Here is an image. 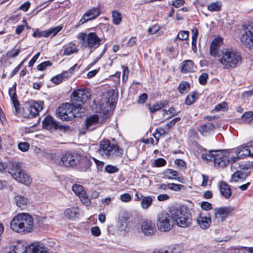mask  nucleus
Wrapping results in <instances>:
<instances>
[{
  "mask_svg": "<svg viewBox=\"0 0 253 253\" xmlns=\"http://www.w3.org/2000/svg\"><path fill=\"white\" fill-rule=\"evenodd\" d=\"M203 153L201 158L203 161L207 163L212 162L215 167L217 168H224L230 164L229 156L232 153L230 151V149L224 150H211L207 152V149L203 148Z\"/></svg>",
  "mask_w": 253,
  "mask_h": 253,
  "instance_id": "1",
  "label": "nucleus"
},
{
  "mask_svg": "<svg viewBox=\"0 0 253 253\" xmlns=\"http://www.w3.org/2000/svg\"><path fill=\"white\" fill-rule=\"evenodd\" d=\"M6 168L8 172L18 182L29 186L32 181V178L21 168L19 163L12 162L7 165L0 162V171L3 172Z\"/></svg>",
  "mask_w": 253,
  "mask_h": 253,
  "instance_id": "2",
  "label": "nucleus"
},
{
  "mask_svg": "<svg viewBox=\"0 0 253 253\" xmlns=\"http://www.w3.org/2000/svg\"><path fill=\"white\" fill-rule=\"evenodd\" d=\"M111 142L107 139L102 140L99 143L98 152L107 159L122 158L124 154L123 149L114 139Z\"/></svg>",
  "mask_w": 253,
  "mask_h": 253,
  "instance_id": "3",
  "label": "nucleus"
},
{
  "mask_svg": "<svg viewBox=\"0 0 253 253\" xmlns=\"http://www.w3.org/2000/svg\"><path fill=\"white\" fill-rule=\"evenodd\" d=\"M242 56L240 53L232 47L223 48L219 56V62L225 69H233L242 62Z\"/></svg>",
  "mask_w": 253,
  "mask_h": 253,
  "instance_id": "4",
  "label": "nucleus"
},
{
  "mask_svg": "<svg viewBox=\"0 0 253 253\" xmlns=\"http://www.w3.org/2000/svg\"><path fill=\"white\" fill-rule=\"evenodd\" d=\"M169 212L171 214L173 220L178 226L185 228L191 226V214L186 207H171Z\"/></svg>",
  "mask_w": 253,
  "mask_h": 253,
  "instance_id": "5",
  "label": "nucleus"
},
{
  "mask_svg": "<svg viewBox=\"0 0 253 253\" xmlns=\"http://www.w3.org/2000/svg\"><path fill=\"white\" fill-rule=\"evenodd\" d=\"M81 42V47L84 48L96 49L102 44V39L95 32L88 34L80 32L77 36Z\"/></svg>",
  "mask_w": 253,
  "mask_h": 253,
  "instance_id": "6",
  "label": "nucleus"
},
{
  "mask_svg": "<svg viewBox=\"0 0 253 253\" xmlns=\"http://www.w3.org/2000/svg\"><path fill=\"white\" fill-rule=\"evenodd\" d=\"M79 108L72 102L65 103L58 107L56 114L58 118L64 121H71L77 117Z\"/></svg>",
  "mask_w": 253,
  "mask_h": 253,
  "instance_id": "7",
  "label": "nucleus"
},
{
  "mask_svg": "<svg viewBox=\"0 0 253 253\" xmlns=\"http://www.w3.org/2000/svg\"><path fill=\"white\" fill-rule=\"evenodd\" d=\"M43 102L42 101H32L24 104L21 113L25 118H34L39 115V112L43 108Z\"/></svg>",
  "mask_w": 253,
  "mask_h": 253,
  "instance_id": "8",
  "label": "nucleus"
},
{
  "mask_svg": "<svg viewBox=\"0 0 253 253\" xmlns=\"http://www.w3.org/2000/svg\"><path fill=\"white\" fill-rule=\"evenodd\" d=\"M91 93L89 89L81 88L75 89L71 95V101L79 109L90 98Z\"/></svg>",
  "mask_w": 253,
  "mask_h": 253,
  "instance_id": "9",
  "label": "nucleus"
},
{
  "mask_svg": "<svg viewBox=\"0 0 253 253\" xmlns=\"http://www.w3.org/2000/svg\"><path fill=\"white\" fill-rule=\"evenodd\" d=\"M173 220L171 214L166 211L160 213L157 218V225L158 229L162 232H168L173 227Z\"/></svg>",
  "mask_w": 253,
  "mask_h": 253,
  "instance_id": "10",
  "label": "nucleus"
},
{
  "mask_svg": "<svg viewBox=\"0 0 253 253\" xmlns=\"http://www.w3.org/2000/svg\"><path fill=\"white\" fill-rule=\"evenodd\" d=\"M101 14V9L99 7H93L88 9L83 14L82 18L75 25V28H78L87 22L95 19Z\"/></svg>",
  "mask_w": 253,
  "mask_h": 253,
  "instance_id": "11",
  "label": "nucleus"
},
{
  "mask_svg": "<svg viewBox=\"0 0 253 253\" xmlns=\"http://www.w3.org/2000/svg\"><path fill=\"white\" fill-rule=\"evenodd\" d=\"M21 221L22 234H26L33 232L34 228V219L28 213H20Z\"/></svg>",
  "mask_w": 253,
  "mask_h": 253,
  "instance_id": "12",
  "label": "nucleus"
},
{
  "mask_svg": "<svg viewBox=\"0 0 253 253\" xmlns=\"http://www.w3.org/2000/svg\"><path fill=\"white\" fill-rule=\"evenodd\" d=\"M235 208L231 206H224L214 209V217L223 222L229 216L232 215Z\"/></svg>",
  "mask_w": 253,
  "mask_h": 253,
  "instance_id": "13",
  "label": "nucleus"
},
{
  "mask_svg": "<svg viewBox=\"0 0 253 253\" xmlns=\"http://www.w3.org/2000/svg\"><path fill=\"white\" fill-rule=\"evenodd\" d=\"M230 150V151L232 153L236 154V156L232 158V161L234 162H237L240 159H244L248 157V155L250 154V149L247 148L244 144Z\"/></svg>",
  "mask_w": 253,
  "mask_h": 253,
  "instance_id": "14",
  "label": "nucleus"
},
{
  "mask_svg": "<svg viewBox=\"0 0 253 253\" xmlns=\"http://www.w3.org/2000/svg\"><path fill=\"white\" fill-rule=\"evenodd\" d=\"M223 43V38L218 37L214 38L211 42L210 46L209 53L211 56L214 58H218L220 55V48Z\"/></svg>",
  "mask_w": 253,
  "mask_h": 253,
  "instance_id": "15",
  "label": "nucleus"
},
{
  "mask_svg": "<svg viewBox=\"0 0 253 253\" xmlns=\"http://www.w3.org/2000/svg\"><path fill=\"white\" fill-rule=\"evenodd\" d=\"M79 161V156L71 152H66L61 157V162L66 167L75 166Z\"/></svg>",
  "mask_w": 253,
  "mask_h": 253,
  "instance_id": "16",
  "label": "nucleus"
},
{
  "mask_svg": "<svg viewBox=\"0 0 253 253\" xmlns=\"http://www.w3.org/2000/svg\"><path fill=\"white\" fill-rule=\"evenodd\" d=\"M26 247L23 241H18L15 245L8 246L3 248L1 253H26Z\"/></svg>",
  "mask_w": 253,
  "mask_h": 253,
  "instance_id": "17",
  "label": "nucleus"
},
{
  "mask_svg": "<svg viewBox=\"0 0 253 253\" xmlns=\"http://www.w3.org/2000/svg\"><path fill=\"white\" fill-rule=\"evenodd\" d=\"M42 127L47 130L62 129L64 126L59 125L50 115H47L42 122Z\"/></svg>",
  "mask_w": 253,
  "mask_h": 253,
  "instance_id": "18",
  "label": "nucleus"
},
{
  "mask_svg": "<svg viewBox=\"0 0 253 253\" xmlns=\"http://www.w3.org/2000/svg\"><path fill=\"white\" fill-rule=\"evenodd\" d=\"M16 83H14L12 86L9 88L8 94L15 109V114L18 115L21 113V108L16 93Z\"/></svg>",
  "mask_w": 253,
  "mask_h": 253,
  "instance_id": "19",
  "label": "nucleus"
},
{
  "mask_svg": "<svg viewBox=\"0 0 253 253\" xmlns=\"http://www.w3.org/2000/svg\"><path fill=\"white\" fill-rule=\"evenodd\" d=\"M79 161L76 166H77V169L79 171L82 172L91 171L92 162L89 158L79 156Z\"/></svg>",
  "mask_w": 253,
  "mask_h": 253,
  "instance_id": "20",
  "label": "nucleus"
},
{
  "mask_svg": "<svg viewBox=\"0 0 253 253\" xmlns=\"http://www.w3.org/2000/svg\"><path fill=\"white\" fill-rule=\"evenodd\" d=\"M62 30V27L60 26H57L52 27L47 30L40 31L37 29L33 33V36L35 38L36 37H44L48 38L49 36L54 37L57 34Z\"/></svg>",
  "mask_w": 253,
  "mask_h": 253,
  "instance_id": "21",
  "label": "nucleus"
},
{
  "mask_svg": "<svg viewBox=\"0 0 253 253\" xmlns=\"http://www.w3.org/2000/svg\"><path fill=\"white\" fill-rule=\"evenodd\" d=\"M163 178L169 180H176L181 183L185 182V178L182 175L173 169H166L163 172Z\"/></svg>",
  "mask_w": 253,
  "mask_h": 253,
  "instance_id": "22",
  "label": "nucleus"
},
{
  "mask_svg": "<svg viewBox=\"0 0 253 253\" xmlns=\"http://www.w3.org/2000/svg\"><path fill=\"white\" fill-rule=\"evenodd\" d=\"M26 253H48V248L40 242H34L27 246Z\"/></svg>",
  "mask_w": 253,
  "mask_h": 253,
  "instance_id": "23",
  "label": "nucleus"
},
{
  "mask_svg": "<svg viewBox=\"0 0 253 253\" xmlns=\"http://www.w3.org/2000/svg\"><path fill=\"white\" fill-rule=\"evenodd\" d=\"M241 41L246 47L253 43V25H250L249 28L245 31L241 36Z\"/></svg>",
  "mask_w": 253,
  "mask_h": 253,
  "instance_id": "24",
  "label": "nucleus"
},
{
  "mask_svg": "<svg viewBox=\"0 0 253 253\" xmlns=\"http://www.w3.org/2000/svg\"><path fill=\"white\" fill-rule=\"evenodd\" d=\"M141 228L142 232L146 235L151 236L156 231L155 224L148 219L142 222Z\"/></svg>",
  "mask_w": 253,
  "mask_h": 253,
  "instance_id": "25",
  "label": "nucleus"
},
{
  "mask_svg": "<svg viewBox=\"0 0 253 253\" xmlns=\"http://www.w3.org/2000/svg\"><path fill=\"white\" fill-rule=\"evenodd\" d=\"M21 216L20 213L17 214L10 221V228L14 232L22 234V230L21 227Z\"/></svg>",
  "mask_w": 253,
  "mask_h": 253,
  "instance_id": "26",
  "label": "nucleus"
},
{
  "mask_svg": "<svg viewBox=\"0 0 253 253\" xmlns=\"http://www.w3.org/2000/svg\"><path fill=\"white\" fill-rule=\"evenodd\" d=\"M218 188L221 195L225 199H229L232 195V190L230 185L224 181H220L218 184Z\"/></svg>",
  "mask_w": 253,
  "mask_h": 253,
  "instance_id": "27",
  "label": "nucleus"
},
{
  "mask_svg": "<svg viewBox=\"0 0 253 253\" xmlns=\"http://www.w3.org/2000/svg\"><path fill=\"white\" fill-rule=\"evenodd\" d=\"M99 117L97 115L94 114L90 116L85 119L84 126L86 130H92L95 127L91 128L92 126L98 124Z\"/></svg>",
  "mask_w": 253,
  "mask_h": 253,
  "instance_id": "28",
  "label": "nucleus"
},
{
  "mask_svg": "<svg viewBox=\"0 0 253 253\" xmlns=\"http://www.w3.org/2000/svg\"><path fill=\"white\" fill-rule=\"evenodd\" d=\"M169 102L168 100H161L159 101H156L152 106L149 104L148 107L149 111L151 113L154 114L157 111L165 107L169 104Z\"/></svg>",
  "mask_w": 253,
  "mask_h": 253,
  "instance_id": "29",
  "label": "nucleus"
},
{
  "mask_svg": "<svg viewBox=\"0 0 253 253\" xmlns=\"http://www.w3.org/2000/svg\"><path fill=\"white\" fill-rule=\"evenodd\" d=\"M194 71V63L191 60H186L182 62L180 71L186 74Z\"/></svg>",
  "mask_w": 253,
  "mask_h": 253,
  "instance_id": "30",
  "label": "nucleus"
},
{
  "mask_svg": "<svg viewBox=\"0 0 253 253\" xmlns=\"http://www.w3.org/2000/svg\"><path fill=\"white\" fill-rule=\"evenodd\" d=\"M214 128L215 126L214 124L212 123H209L207 124H202L200 125L197 128V130L202 135H204L205 133L213 131Z\"/></svg>",
  "mask_w": 253,
  "mask_h": 253,
  "instance_id": "31",
  "label": "nucleus"
},
{
  "mask_svg": "<svg viewBox=\"0 0 253 253\" xmlns=\"http://www.w3.org/2000/svg\"><path fill=\"white\" fill-rule=\"evenodd\" d=\"M16 205L21 209H24L29 203L27 198L21 195H17L14 197Z\"/></svg>",
  "mask_w": 253,
  "mask_h": 253,
  "instance_id": "32",
  "label": "nucleus"
},
{
  "mask_svg": "<svg viewBox=\"0 0 253 253\" xmlns=\"http://www.w3.org/2000/svg\"><path fill=\"white\" fill-rule=\"evenodd\" d=\"M200 94L197 91L190 92L186 97L185 103L187 105H191L198 99Z\"/></svg>",
  "mask_w": 253,
  "mask_h": 253,
  "instance_id": "33",
  "label": "nucleus"
},
{
  "mask_svg": "<svg viewBox=\"0 0 253 253\" xmlns=\"http://www.w3.org/2000/svg\"><path fill=\"white\" fill-rule=\"evenodd\" d=\"M197 222L201 228L203 229H207L211 225V218L199 215L197 218Z\"/></svg>",
  "mask_w": 253,
  "mask_h": 253,
  "instance_id": "34",
  "label": "nucleus"
},
{
  "mask_svg": "<svg viewBox=\"0 0 253 253\" xmlns=\"http://www.w3.org/2000/svg\"><path fill=\"white\" fill-rule=\"evenodd\" d=\"M68 77L67 71L63 72L62 73L56 75L51 78L50 81L55 84H59L63 80Z\"/></svg>",
  "mask_w": 253,
  "mask_h": 253,
  "instance_id": "35",
  "label": "nucleus"
},
{
  "mask_svg": "<svg viewBox=\"0 0 253 253\" xmlns=\"http://www.w3.org/2000/svg\"><path fill=\"white\" fill-rule=\"evenodd\" d=\"M153 201V199L151 196H144L140 202L141 207L143 210H147L151 206Z\"/></svg>",
  "mask_w": 253,
  "mask_h": 253,
  "instance_id": "36",
  "label": "nucleus"
},
{
  "mask_svg": "<svg viewBox=\"0 0 253 253\" xmlns=\"http://www.w3.org/2000/svg\"><path fill=\"white\" fill-rule=\"evenodd\" d=\"M112 22L115 25H119L122 21V13L118 10L112 11Z\"/></svg>",
  "mask_w": 253,
  "mask_h": 253,
  "instance_id": "37",
  "label": "nucleus"
},
{
  "mask_svg": "<svg viewBox=\"0 0 253 253\" xmlns=\"http://www.w3.org/2000/svg\"><path fill=\"white\" fill-rule=\"evenodd\" d=\"M189 36V32L188 31H180L176 37L173 40V42H176V41L177 40H179L180 41H186V43L188 45H189V42H188V39Z\"/></svg>",
  "mask_w": 253,
  "mask_h": 253,
  "instance_id": "38",
  "label": "nucleus"
},
{
  "mask_svg": "<svg viewBox=\"0 0 253 253\" xmlns=\"http://www.w3.org/2000/svg\"><path fill=\"white\" fill-rule=\"evenodd\" d=\"M246 177L244 172L237 170L232 175V180L234 182L243 181L245 180Z\"/></svg>",
  "mask_w": 253,
  "mask_h": 253,
  "instance_id": "39",
  "label": "nucleus"
},
{
  "mask_svg": "<svg viewBox=\"0 0 253 253\" xmlns=\"http://www.w3.org/2000/svg\"><path fill=\"white\" fill-rule=\"evenodd\" d=\"M190 89L189 84L186 81H182L179 84L177 89L181 94L187 93Z\"/></svg>",
  "mask_w": 253,
  "mask_h": 253,
  "instance_id": "40",
  "label": "nucleus"
},
{
  "mask_svg": "<svg viewBox=\"0 0 253 253\" xmlns=\"http://www.w3.org/2000/svg\"><path fill=\"white\" fill-rule=\"evenodd\" d=\"M65 216L69 219H74L78 214L77 210L74 208L67 209L64 211Z\"/></svg>",
  "mask_w": 253,
  "mask_h": 253,
  "instance_id": "41",
  "label": "nucleus"
},
{
  "mask_svg": "<svg viewBox=\"0 0 253 253\" xmlns=\"http://www.w3.org/2000/svg\"><path fill=\"white\" fill-rule=\"evenodd\" d=\"M221 2L220 1H216L208 5L207 8L210 11H219L221 9Z\"/></svg>",
  "mask_w": 253,
  "mask_h": 253,
  "instance_id": "42",
  "label": "nucleus"
},
{
  "mask_svg": "<svg viewBox=\"0 0 253 253\" xmlns=\"http://www.w3.org/2000/svg\"><path fill=\"white\" fill-rule=\"evenodd\" d=\"M16 45H15L13 48L10 50H8L6 53V56L7 59H10L12 58H14L19 55L21 52L20 48H16Z\"/></svg>",
  "mask_w": 253,
  "mask_h": 253,
  "instance_id": "43",
  "label": "nucleus"
},
{
  "mask_svg": "<svg viewBox=\"0 0 253 253\" xmlns=\"http://www.w3.org/2000/svg\"><path fill=\"white\" fill-rule=\"evenodd\" d=\"M78 48L75 43H72L64 48V54L70 55L78 51Z\"/></svg>",
  "mask_w": 253,
  "mask_h": 253,
  "instance_id": "44",
  "label": "nucleus"
},
{
  "mask_svg": "<svg viewBox=\"0 0 253 253\" xmlns=\"http://www.w3.org/2000/svg\"><path fill=\"white\" fill-rule=\"evenodd\" d=\"M229 109V106L226 102L223 101L220 103H218L214 107V111L215 112H219L222 111L224 112L227 111ZM213 110L211 111L213 112Z\"/></svg>",
  "mask_w": 253,
  "mask_h": 253,
  "instance_id": "45",
  "label": "nucleus"
},
{
  "mask_svg": "<svg viewBox=\"0 0 253 253\" xmlns=\"http://www.w3.org/2000/svg\"><path fill=\"white\" fill-rule=\"evenodd\" d=\"M79 197L82 203L86 206H89L91 204L90 199L89 198L85 191L82 193Z\"/></svg>",
  "mask_w": 253,
  "mask_h": 253,
  "instance_id": "46",
  "label": "nucleus"
},
{
  "mask_svg": "<svg viewBox=\"0 0 253 253\" xmlns=\"http://www.w3.org/2000/svg\"><path fill=\"white\" fill-rule=\"evenodd\" d=\"M170 253H181L183 248L180 244L171 245L168 247Z\"/></svg>",
  "mask_w": 253,
  "mask_h": 253,
  "instance_id": "47",
  "label": "nucleus"
},
{
  "mask_svg": "<svg viewBox=\"0 0 253 253\" xmlns=\"http://www.w3.org/2000/svg\"><path fill=\"white\" fill-rule=\"evenodd\" d=\"M72 190L78 197L85 191L84 187L82 185L78 184H73Z\"/></svg>",
  "mask_w": 253,
  "mask_h": 253,
  "instance_id": "48",
  "label": "nucleus"
},
{
  "mask_svg": "<svg viewBox=\"0 0 253 253\" xmlns=\"http://www.w3.org/2000/svg\"><path fill=\"white\" fill-rule=\"evenodd\" d=\"M167 164L166 160L162 158H159L154 160V163L152 165L153 167H162Z\"/></svg>",
  "mask_w": 253,
  "mask_h": 253,
  "instance_id": "49",
  "label": "nucleus"
},
{
  "mask_svg": "<svg viewBox=\"0 0 253 253\" xmlns=\"http://www.w3.org/2000/svg\"><path fill=\"white\" fill-rule=\"evenodd\" d=\"M121 67L123 69L122 81L126 83L128 80L129 70L127 65H122Z\"/></svg>",
  "mask_w": 253,
  "mask_h": 253,
  "instance_id": "50",
  "label": "nucleus"
},
{
  "mask_svg": "<svg viewBox=\"0 0 253 253\" xmlns=\"http://www.w3.org/2000/svg\"><path fill=\"white\" fill-rule=\"evenodd\" d=\"M52 65V63L49 61L47 60L42 62L41 64L38 65L37 67L38 70L40 71H44L47 67H50Z\"/></svg>",
  "mask_w": 253,
  "mask_h": 253,
  "instance_id": "51",
  "label": "nucleus"
},
{
  "mask_svg": "<svg viewBox=\"0 0 253 253\" xmlns=\"http://www.w3.org/2000/svg\"><path fill=\"white\" fill-rule=\"evenodd\" d=\"M169 189L174 191H180L182 189H184L185 187L184 185L176 184L174 183H169Z\"/></svg>",
  "mask_w": 253,
  "mask_h": 253,
  "instance_id": "52",
  "label": "nucleus"
},
{
  "mask_svg": "<svg viewBox=\"0 0 253 253\" xmlns=\"http://www.w3.org/2000/svg\"><path fill=\"white\" fill-rule=\"evenodd\" d=\"M209 76L208 73H202L199 78V82L200 84L204 85L207 84Z\"/></svg>",
  "mask_w": 253,
  "mask_h": 253,
  "instance_id": "53",
  "label": "nucleus"
},
{
  "mask_svg": "<svg viewBox=\"0 0 253 253\" xmlns=\"http://www.w3.org/2000/svg\"><path fill=\"white\" fill-rule=\"evenodd\" d=\"M18 148L20 151L26 152L29 149L30 144L26 142H20L18 144Z\"/></svg>",
  "mask_w": 253,
  "mask_h": 253,
  "instance_id": "54",
  "label": "nucleus"
},
{
  "mask_svg": "<svg viewBox=\"0 0 253 253\" xmlns=\"http://www.w3.org/2000/svg\"><path fill=\"white\" fill-rule=\"evenodd\" d=\"M105 171L109 173H113L117 172L119 169L116 167L111 165H107L105 168Z\"/></svg>",
  "mask_w": 253,
  "mask_h": 253,
  "instance_id": "55",
  "label": "nucleus"
},
{
  "mask_svg": "<svg viewBox=\"0 0 253 253\" xmlns=\"http://www.w3.org/2000/svg\"><path fill=\"white\" fill-rule=\"evenodd\" d=\"M148 98V96L147 93H143L140 95L138 97V99L137 100V103L138 104H144Z\"/></svg>",
  "mask_w": 253,
  "mask_h": 253,
  "instance_id": "56",
  "label": "nucleus"
},
{
  "mask_svg": "<svg viewBox=\"0 0 253 253\" xmlns=\"http://www.w3.org/2000/svg\"><path fill=\"white\" fill-rule=\"evenodd\" d=\"M161 29V27L158 24H155L149 27L148 32L149 34L153 35L156 33Z\"/></svg>",
  "mask_w": 253,
  "mask_h": 253,
  "instance_id": "57",
  "label": "nucleus"
},
{
  "mask_svg": "<svg viewBox=\"0 0 253 253\" xmlns=\"http://www.w3.org/2000/svg\"><path fill=\"white\" fill-rule=\"evenodd\" d=\"M180 120H181L180 117H176V118L173 119L170 121L166 125V127H167L168 129H170V128H172L173 126H174L177 122L180 121Z\"/></svg>",
  "mask_w": 253,
  "mask_h": 253,
  "instance_id": "58",
  "label": "nucleus"
},
{
  "mask_svg": "<svg viewBox=\"0 0 253 253\" xmlns=\"http://www.w3.org/2000/svg\"><path fill=\"white\" fill-rule=\"evenodd\" d=\"M120 200L123 202L127 203L132 200V197L129 194L126 193L121 195Z\"/></svg>",
  "mask_w": 253,
  "mask_h": 253,
  "instance_id": "59",
  "label": "nucleus"
},
{
  "mask_svg": "<svg viewBox=\"0 0 253 253\" xmlns=\"http://www.w3.org/2000/svg\"><path fill=\"white\" fill-rule=\"evenodd\" d=\"M129 218H130V216H129V214H128L127 212H124L122 214L120 220L122 221L124 223L125 227H127L128 226L127 221Z\"/></svg>",
  "mask_w": 253,
  "mask_h": 253,
  "instance_id": "60",
  "label": "nucleus"
},
{
  "mask_svg": "<svg viewBox=\"0 0 253 253\" xmlns=\"http://www.w3.org/2000/svg\"><path fill=\"white\" fill-rule=\"evenodd\" d=\"M197 131L198 130L194 128H190L189 130V134L190 137L199 140L200 139V137Z\"/></svg>",
  "mask_w": 253,
  "mask_h": 253,
  "instance_id": "61",
  "label": "nucleus"
},
{
  "mask_svg": "<svg viewBox=\"0 0 253 253\" xmlns=\"http://www.w3.org/2000/svg\"><path fill=\"white\" fill-rule=\"evenodd\" d=\"M201 208L205 211H208L212 209V205L207 201H203L201 203Z\"/></svg>",
  "mask_w": 253,
  "mask_h": 253,
  "instance_id": "62",
  "label": "nucleus"
},
{
  "mask_svg": "<svg viewBox=\"0 0 253 253\" xmlns=\"http://www.w3.org/2000/svg\"><path fill=\"white\" fill-rule=\"evenodd\" d=\"M253 116V112L249 111L245 112L241 117V119L243 121H246Z\"/></svg>",
  "mask_w": 253,
  "mask_h": 253,
  "instance_id": "63",
  "label": "nucleus"
},
{
  "mask_svg": "<svg viewBox=\"0 0 253 253\" xmlns=\"http://www.w3.org/2000/svg\"><path fill=\"white\" fill-rule=\"evenodd\" d=\"M91 233L95 237H98L101 235L100 229L98 226L92 227L91 228Z\"/></svg>",
  "mask_w": 253,
  "mask_h": 253,
  "instance_id": "64",
  "label": "nucleus"
}]
</instances>
